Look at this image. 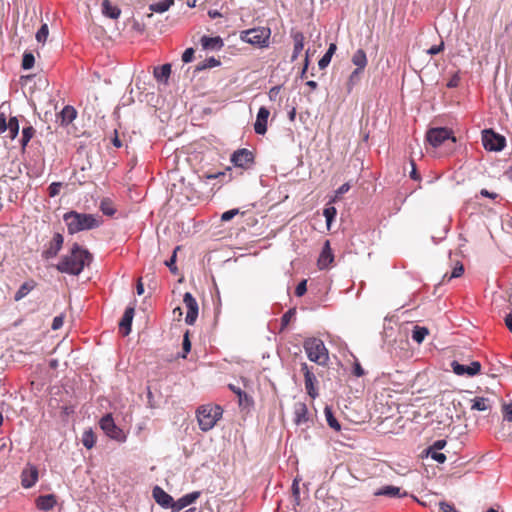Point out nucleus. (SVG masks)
<instances>
[{
  "label": "nucleus",
  "mask_w": 512,
  "mask_h": 512,
  "mask_svg": "<svg viewBox=\"0 0 512 512\" xmlns=\"http://www.w3.org/2000/svg\"><path fill=\"white\" fill-rule=\"evenodd\" d=\"M90 261L91 254L75 243L72 246L70 253L60 260L56 268L62 273L79 275L83 271L85 265L89 264Z\"/></svg>",
  "instance_id": "1"
},
{
  "label": "nucleus",
  "mask_w": 512,
  "mask_h": 512,
  "mask_svg": "<svg viewBox=\"0 0 512 512\" xmlns=\"http://www.w3.org/2000/svg\"><path fill=\"white\" fill-rule=\"evenodd\" d=\"M63 220L65 221L70 234L96 228L101 223L100 220L92 214L79 213L76 211L65 213Z\"/></svg>",
  "instance_id": "2"
},
{
  "label": "nucleus",
  "mask_w": 512,
  "mask_h": 512,
  "mask_svg": "<svg viewBox=\"0 0 512 512\" xmlns=\"http://www.w3.org/2000/svg\"><path fill=\"white\" fill-rule=\"evenodd\" d=\"M223 409L217 404H203L196 410V417L199 424V428L203 432L211 430L216 423L221 419Z\"/></svg>",
  "instance_id": "3"
},
{
  "label": "nucleus",
  "mask_w": 512,
  "mask_h": 512,
  "mask_svg": "<svg viewBox=\"0 0 512 512\" xmlns=\"http://www.w3.org/2000/svg\"><path fill=\"white\" fill-rule=\"evenodd\" d=\"M304 350L310 361L320 366H326L329 361V352L324 342L316 337H310L304 340Z\"/></svg>",
  "instance_id": "4"
},
{
  "label": "nucleus",
  "mask_w": 512,
  "mask_h": 512,
  "mask_svg": "<svg viewBox=\"0 0 512 512\" xmlns=\"http://www.w3.org/2000/svg\"><path fill=\"white\" fill-rule=\"evenodd\" d=\"M240 39L243 42L259 48H267L270 45L271 29L269 27H256L240 32Z\"/></svg>",
  "instance_id": "5"
},
{
  "label": "nucleus",
  "mask_w": 512,
  "mask_h": 512,
  "mask_svg": "<svg viewBox=\"0 0 512 512\" xmlns=\"http://www.w3.org/2000/svg\"><path fill=\"white\" fill-rule=\"evenodd\" d=\"M426 140L434 148H438L446 143L454 145L456 142L452 130L446 127L429 129L426 134Z\"/></svg>",
  "instance_id": "6"
},
{
  "label": "nucleus",
  "mask_w": 512,
  "mask_h": 512,
  "mask_svg": "<svg viewBox=\"0 0 512 512\" xmlns=\"http://www.w3.org/2000/svg\"><path fill=\"white\" fill-rule=\"evenodd\" d=\"M100 428L104 431V433L111 439H114L118 442L126 441V434L124 431L119 428L112 417L111 414H106L99 421Z\"/></svg>",
  "instance_id": "7"
},
{
  "label": "nucleus",
  "mask_w": 512,
  "mask_h": 512,
  "mask_svg": "<svg viewBox=\"0 0 512 512\" xmlns=\"http://www.w3.org/2000/svg\"><path fill=\"white\" fill-rule=\"evenodd\" d=\"M230 161L235 167L248 170L254 165L255 156L252 151L246 148H241L234 151L231 155Z\"/></svg>",
  "instance_id": "8"
},
{
  "label": "nucleus",
  "mask_w": 512,
  "mask_h": 512,
  "mask_svg": "<svg viewBox=\"0 0 512 512\" xmlns=\"http://www.w3.org/2000/svg\"><path fill=\"white\" fill-rule=\"evenodd\" d=\"M482 143L486 150L501 151L505 147L506 140L504 136L492 130H484L482 133Z\"/></svg>",
  "instance_id": "9"
},
{
  "label": "nucleus",
  "mask_w": 512,
  "mask_h": 512,
  "mask_svg": "<svg viewBox=\"0 0 512 512\" xmlns=\"http://www.w3.org/2000/svg\"><path fill=\"white\" fill-rule=\"evenodd\" d=\"M183 303L187 309L185 322L188 325H193L198 317L199 307L196 299L189 292H186L183 297Z\"/></svg>",
  "instance_id": "10"
},
{
  "label": "nucleus",
  "mask_w": 512,
  "mask_h": 512,
  "mask_svg": "<svg viewBox=\"0 0 512 512\" xmlns=\"http://www.w3.org/2000/svg\"><path fill=\"white\" fill-rule=\"evenodd\" d=\"M301 371L304 375L306 392L312 399H315L318 396V390L316 388V377L305 362L301 363Z\"/></svg>",
  "instance_id": "11"
},
{
  "label": "nucleus",
  "mask_w": 512,
  "mask_h": 512,
  "mask_svg": "<svg viewBox=\"0 0 512 512\" xmlns=\"http://www.w3.org/2000/svg\"><path fill=\"white\" fill-rule=\"evenodd\" d=\"M64 242V238L60 233H55L51 241L45 247L42 252V257L45 259H51L57 256L61 250Z\"/></svg>",
  "instance_id": "12"
},
{
  "label": "nucleus",
  "mask_w": 512,
  "mask_h": 512,
  "mask_svg": "<svg viewBox=\"0 0 512 512\" xmlns=\"http://www.w3.org/2000/svg\"><path fill=\"white\" fill-rule=\"evenodd\" d=\"M453 372L459 376L467 374L468 376L477 375L481 370V364L478 361H473L470 365H463L457 361L451 363Z\"/></svg>",
  "instance_id": "13"
},
{
  "label": "nucleus",
  "mask_w": 512,
  "mask_h": 512,
  "mask_svg": "<svg viewBox=\"0 0 512 512\" xmlns=\"http://www.w3.org/2000/svg\"><path fill=\"white\" fill-rule=\"evenodd\" d=\"M293 421L297 426L307 425L310 422L307 405L296 402L293 406Z\"/></svg>",
  "instance_id": "14"
},
{
  "label": "nucleus",
  "mask_w": 512,
  "mask_h": 512,
  "mask_svg": "<svg viewBox=\"0 0 512 512\" xmlns=\"http://www.w3.org/2000/svg\"><path fill=\"white\" fill-rule=\"evenodd\" d=\"M38 481V469L34 465H28L21 473V484L24 488H31Z\"/></svg>",
  "instance_id": "15"
},
{
  "label": "nucleus",
  "mask_w": 512,
  "mask_h": 512,
  "mask_svg": "<svg viewBox=\"0 0 512 512\" xmlns=\"http://www.w3.org/2000/svg\"><path fill=\"white\" fill-rule=\"evenodd\" d=\"M270 115V111L262 106L259 108L256 121L254 123V130L256 134L264 135L267 131V121Z\"/></svg>",
  "instance_id": "16"
},
{
  "label": "nucleus",
  "mask_w": 512,
  "mask_h": 512,
  "mask_svg": "<svg viewBox=\"0 0 512 512\" xmlns=\"http://www.w3.org/2000/svg\"><path fill=\"white\" fill-rule=\"evenodd\" d=\"M334 261V255L330 246V241L326 240L324 242L322 251L319 255L317 264L319 269L323 270L329 267L330 264H332Z\"/></svg>",
  "instance_id": "17"
},
{
  "label": "nucleus",
  "mask_w": 512,
  "mask_h": 512,
  "mask_svg": "<svg viewBox=\"0 0 512 512\" xmlns=\"http://www.w3.org/2000/svg\"><path fill=\"white\" fill-rule=\"evenodd\" d=\"M152 496L157 504L164 508H172L173 498L161 487L155 486L152 490Z\"/></svg>",
  "instance_id": "18"
},
{
  "label": "nucleus",
  "mask_w": 512,
  "mask_h": 512,
  "mask_svg": "<svg viewBox=\"0 0 512 512\" xmlns=\"http://www.w3.org/2000/svg\"><path fill=\"white\" fill-rule=\"evenodd\" d=\"M134 313V307H127L122 316V319L119 323V331L122 333L123 336L129 335V333L131 332V325Z\"/></svg>",
  "instance_id": "19"
},
{
  "label": "nucleus",
  "mask_w": 512,
  "mask_h": 512,
  "mask_svg": "<svg viewBox=\"0 0 512 512\" xmlns=\"http://www.w3.org/2000/svg\"><path fill=\"white\" fill-rule=\"evenodd\" d=\"M200 496V492H192L179 498L176 502H173L172 510L174 512L180 511L186 506L194 503Z\"/></svg>",
  "instance_id": "20"
},
{
  "label": "nucleus",
  "mask_w": 512,
  "mask_h": 512,
  "mask_svg": "<svg viewBox=\"0 0 512 512\" xmlns=\"http://www.w3.org/2000/svg\"><path fill=\"white\" fill-rule=\"evenodd\" d=\"M293 39V53L291 61L294 62L304 49L305 36L302 32H295L292 34Z\"/></svg>",
  "instance_id": "21"
},
{
  "label": "nucleus",
  "mask_w": 512,
  "mask_h": 512,
  "mask_svg": "<svg viewBox=\"0 0 512 512\" xmlns=\"http://www.w3.org/2000/svg\"><path fill=\"white\" fill-rule=\"evenodd\" d=\"M352 62L354 65L357 66V69H355L351 74V79L353 78V75H358L367 65V57L364 50L359 49L357 50L353 56H352Z\"/></svg>",
  "instance_id": "22"
},
{
  "label": "nucleus",
  "mask_w": 512,
  "mask_h": 512,
  "mask_svg": "<svg viewBox=\"0 0 512 512\" xmlns=\"http://www.w3.org/2000/svg\"><path fill=\"white\" fill-rule=\"evenodd\" d=\"M375 496H387L390 498H401L407 495L406 492H401V489L396 486H384L374 492Z\"/></svg>",
  "instance_id": "23"
},
{
  "label": "nucleus",
  "mask_w": 512,
  "mask_h": 512,
  "mask_svg": "<svg viewBox=\"0 0 512 512\" xmlns=\"http://www.w3.org/2000/svg\"><path fill=\"white\" fill-rule=\"evenodd\" d=\"M102 14L111 19H118L121 10L117 5H114L110 0H103L101 4Z\"/></svg>",
  "instance_id": "24"
},
{
  "label": "nucleus",
  "mask_w": 512,
  "mask_h": 512,
  "mask_svg": "<svg viewBox=\"0 0 512 512\" xmlns=\"http://www.w3.org/2000/svg\"><path fill=\"white\" fill-rule=\"evenodd\" d=\"M201 45L203 49L206 50H220L223 47V40L221 37H209V36H202L201 37Z\"/></svg>",
  "instance_id": "25"
},
{
  "label": "nucleus",
  "mask_w": 512,
  "mask_h": 512,
  "mask_svg": "<svg viewBox=\"0 0 512 512\" xmlns=\"http://www.w3.org/2000/svg\"><path fill=\"white\" fill-rule=\"evenodd\" d=\"M37 507L43 511H49L56 505V497L53 494L42 495L37 498Z\"/></svg>",
  "instance_id": "26"
},
{
  "label": "nucleus",
  "mask_w": 512,
  "mask_h": 512,
  "mask_svg": "<svg viewBox=\"0 0 512 512\" xmlns=\"http://www.w3.org/2000/svg\"><path fill=\"white\" fill-rule=\"evenodd\" d=\"M471 410L488 411L491 410L493 401L487 397H475L471 400Z\"/></svg>",
  "instance_id": "27"
},
{
  "label": "nucleus",
  "mask_w": 512,
  "mask_h": 512,
  "mask_svg": "<svg viewBox=\"0 0 512 512\" xmlns=\"http://www.w3.org/2000/svg\"><path fill=\"white\" fill-rule=\"evenodd\" d=\"M36 287V282L34 280H29L24 282L18 291L14 295L15 301H20L23 299L28 293H30Z\"/></svg>",
  "instance_id": "28"
},
{
  "label": "nucleus",
  "mask_w": 512,
  "mask_h": 512,
  "mask_svg": "<svg viewBox=\"0 0 512 512\" xmlns=\"http://www.w3.org/2000/svg\"><path fill=\"white\" fill-rule=\"evenodd\" d=\"M171 74V65L170 64H164L160 67L154 68V77L159 82H167L168 78Z\"/></svg>",
  "instance_id": "29"
},
{
  "label": "nucleus",
  "mask_w": 512,
  "mask_h": 512,
  "mask_svg": "<svg viewBox=\"0 0 512 512\" xmlns=\"http://www.w3.org/2000/svg\"><path fill=\"white\" fill-rule=\"evenodd\" d=\"M97 437L92 429L83 432L81 442L87 449H92L96 444Z\"/></svg>",
  "instance_id": "30"
},
{
  "label": "nucleus",
  "mask_w": 512,
  "mask_h": 512,
  "mask_svg": "<svg viewBox=\"0 0 512 512\" xmlns=\"http://www.w3.org/2000/svg\"><path fill=\"white\" fill-rule=\"evenodd\" d=\"M337 47L336 44L331 43L327 52L322 56V58L318 62V66L320 69H325L329 63L331 62V58L333 54L335 53Z\"/></svg>",
  "instance_id": "31"
},
{
  "label": "nucleus",
  "mask_w": 512,
  "mask_h": 512,
  "mask_svg": "<svg viewBox=\"0 0 512 512\" xmlns=\"http://www.w3.org/2000/svg\"><path fill=\"white\" fill-rule=\"evenodd\" d=\"M174 4V0H161L157 3L150 5V10L156 13H164L166 12L172 5Z\"/></svg>",
  "instance_id": "32"
},
{
  "label": "nucleus",
  "mask_w": 512,
  "mask_h": 512,
  "mask_svg": "<svg viewBox=\"0 0 512 512\" xmlns=\"http://www.w3.org/2000/svg\"><path fill=\"white\" fill-rule=\"evenodd\" d=\"M100 210L104 215L113 216L116 213V208L113 201L109 198H104L100 203Z\"/></svg>",
  "instance_id": "33"
},
{
  "label": "nucleus",
  "mask_w": 512,
  "mask_h": 512,
  "mask_svg": "<svg viewBox=\"0 0 512 512\" xmlns=\"http://www.w3.org/2000/svg\"><path fill=\"white\" fill-rule=\"evenodd\" d=\"M62 122L70 124L76 118V110L72 106H65L61 112Z\"/></svg>",
  "instance_id": "34"
},
{
  "label": "nucleus",
  "mask_w": 512,
  "mask_h": 512,
  "mask_svg": "<svg viewBox=\"0 0 512 512\" xmlns=\"http://www.w3.org/2000/svg\"><path fill=\"white\" fill-rule=\"evenodd\" d=\"M428 333L429 331L426 327L415 326L412 332V339L417 343H421Z\"/></svg>",
  "instance_id": "35"
},
{
  "label": "nucleus",
  "mask_w": 512,
  "mask_h": 512,
  "mask_svg": "<svg viewBox=\"0 0 512 512\" xmlns=\"http://www.w3.org/2000/svg\"><path fill=\"white\" fill-rule=\"evenodd\" d=\"M7 129L9 130L10 138L15 139L19 133V121L17 117H11L7 123Z\"/></svg>",
  "instance_id": "36"
},
{
  "label": "nucleus",
  "mask_w": 512,
  "mask_h": 512,
  "mask_svg": "<svg viewBox=\"0 0 512 512\" xmlns=\"http://www.w3.org/2000/svg\"><path fill=\"white\" fill-rule=\"evenodd\" d=\"M324 412H325V416H326L328 425L335 431H339L341 429V426H340L339 422L337 421V419L334 417L331 409L329 407H326Z\"/></svg>",
  "instance_id": "37"
},
{
  "label": "nucleus",
  "mask_w": 512,
  "mask_h": 512,
  "mask_svg": "<svg viewBox=\"0 0 512 512\" xmlns=\"http://www.w3.org/2000/svg\"><path fill=\"white\" fill-rule=\"evenodd\" d=\"M34 134H35V129L32 126H27V127L23 128L22 139H21V144H22L23 148L27 146L29 141L33 138Z\"/></svg>",
  "instance_id": "38"
},
{
  "label": "nucleus",
  "mask_w": 512,
  "mask_h": 512,
  "mask_svg": "<svg viewBox=\"0 0 512 512\" xmlns=\"http://www.w3.org/2000/svg\"><path fill=\"white\" fill-rule=\"evenodd\" d=\"M35 58L31 52H25L22 59V68L29 70L34 66Z\"/></svg>",
  "instance_id": "39"
},
{
  "label": "nucleus",
  "mask_w": 512,
  "mask_h": 512,
  "mask_svg": "<svg viewBox=\"0 0 512 512\" xmlns=\"http://www.w3.org/2000/svg\"><path fill=\"white\" fill-rule=\"evenodd\" d=\"M336 214H337V210L333 206L327 207L324 209L323 215L326 218V223H327L328 228L330 227L331 222L334 220Z\"/></svg>",
  "instance_id": "40"
},
{
  "label": "nucleus",
  "mask_w": 512,
  "mask_h": 512,
  "mask_svg": "<svg viewBox=\"0 0 512 512\" xmlns=\"http://www.w3.org/2000/svg\"><path fill=\"white\" fill-rule=\"evenodd\" d=\"M295 313V309H289L283 314L281 317V330L289 325L290 321L294 318Z\"/></svg>",
  "instance_id": "41"
},
{
  "label": "nucleus",
  "mask_w": 512,
  "mask_h": 512,
  "mask_svg": "<svg viewBox=\"0 0 512 512\" xmlns=\"http://www.w3.org/2000/svg\"><path fill=\"white\" fill-rule=\"evenodd\" d=\"M49 28L47 24H43L36 33V39L40 43H44L48 37Z\"/></svg>",
  "instance_id": "42"
},
{
  "label": "nucleus",
  "mask_w": 512,
  "mask_h": 512,
  "mask_svg": "<svg viewBox=\"0 0 512 512\" xmlns=\"http://www.w3.org/2000/svg\"><path fill=\"white\" fill-rule=\"evenodd\" d=\"M220 65V60L210 57L208 59H205L198 67L199 70L206 69V68H213Z\"/></svg>",
  "instance_id": "43"
},
{
  "label": "nucleus",
  "mask_w": 512,
  "mask_h": 512,
  "mask_svg": "<svg viewBox=\"0 0 512 512\" xmlns=\"http://www.w3.org/2000/svg\"><path fill=\"white\" fill-rule=\"evenodd\" d=\"M464 273V266L460 261H457L455 266L452 269V272L450 276L448 277L449 280L453 278L461 277Z\"/></svg>",
  "instance_id": "44"
},
{
  "label": "nucleus",
  "mask_w": 512,
  "mask_h": 512,
  "mask_svg": "<svg viewBox=\"0 0 512 512\" xmlns=\"http://www.w3.org/2000/svg\"><path fill=\"white\" fill-rule=\"evenodd\" d=\"M180 249L179 246H177L174 251H173V254L171 256V258L169 260H167L165 262V265L167 267H169L170 271L173 273V274H176L177 272V267L175 265V262H176V257H177V251Z\"/></svg>",
  "instance_id": "45"
},
{
  "label": "nucleus",
  "mask_w": 512,
  "mask_h": 512,
  "mask_svg": "<svg viewBox=\"0 0 512 512\" xmlns=\"http://www.w3.org/2000/svg\"><path fill=\"white\" fill-rule=\"evenodd\" d=\"M502 413L504 420L512 422V402L503 404Z\"/></svg>",
  "instance_id": "46"
},
{
  "label": "nucleus",
  "mask_w": 512,
  "mask_h": 512,
  "mask_svg": "<svg viewBox=\"0 0 512 512\" xmlns=\"http://www.w3.org/2000/svg\"><path fill=\"white\" fill-rule=\"evenodd\" d=\"M62 187V183L60 182H53L48 187V192L50 197H55L60 193V189Z\"/></svg>",
  "instance_id": "47"
},
{
  "label": "nucleus",
  "mask_w": 512,
  "mask_h": 512,
  "mask_svg": "<svg viewBox=\"0 0 512 512\" xmlns=\"http://www.w3.org/2000/svg\"><path fill=\"white\" fill-rule=\"evenodd\" d=\"M239 214V209H231L228 210L221 215V221L222 222H228L231 219H233L236 215Z\"/></svg>",
  "instance_id": "48"
},
{
  "label": "nucleus",
  "mask_w": 512,
  "mask_h": 512,
  "mask_svg": "<svg viewBox=\"0 0 512 512\" xmlns=\"http://www.w3.org/2000/svg\"><path fill=\"white\" fill-rule=\"evenodd\" d=\"M429 454L431 458L438 463H444L446 461V456L444 453H441L439 451L429 450Z\"/></svg>",
  "instance_id": "49"
},
{
  "label": "nucleus",
  "mask_w": 512,
  "mask_h": 512,
  "mask_svg": "<svg viewBox=\"0 0 512 512\" xmlns=\"http://www.w3.org/2000/svg\"><path fill=\"white\" fill-rule=\"evenodd\" d=\"M307 291V280H302L295 289V295L298 297L303 296Z\"/></svg>",
  "instance_id": "50"
},
{
  "label": "nucleus",
  "mask_w": 512,
  "mask_h": 512,
  "mask_svg": "<svg viewBox=\"0 0 512 512\" xmlns=\"http://www.w3.org/2000/svg\"><path fill=\"white\" fill-rule=\"evenodd\" d=\"M194 49L193 48H187L184 53L182 54V61L184 63H189L193 60L194 58Z\"/></svg>",
  "instance_id": "51"
},
{
  "label": "nucleus",
  "mask_w": 512,
  "mask_h": 512,
  "mask_svg": "<svg viewBox=\"0 0 512 512\" xmlns=\"http://www.w3.org/2000/svg\"><path fill=\"white\" fill-rule=\"evenodd\" d=\"M63 323H64L63 315L56 316V317H54V319L52 321L51 328L53 330H58L63 326Z\"/></svg>",
  "instance_id": "52"
},
{
  "label": "nucleus",
  "mask_w": 512,
  "mask_h": 512,
  "mask_svg": "<svg viewBox=\"0 0 512 512\" xmlns=\"http://www.w3.org/2000/svg\"><path fill=\"white\" fill-rule=\"evenodd\" d=\"M444 50V42L441 41L439 45H434L427 50V54L436 55Z\"/></svg>",
  "instance_id": "53"
},
{
  "label": "nucleus",
  "mask_w": 512,
  "mask_h": 512,
  "mask_svg": "<svg viewBox=\"0 0 512 512\" xmlns=\"http://www.w3.org/2000/svg\"><path fill=\"white\" fill-rule=\"evenodd\" d=\"M439 507H440V512H459L458 510H456V508L453 505H451L447 502H440Z\"/></svg>",
  "instance_id": "54"
},
{
  "label": "nucleus",
  "mask_w": 512,
  "mask_h": 512,
  "mask_svg": "<svg viewBox=\"0 0 512 512\" xmlns=\"http://www.w3.org/2000/svg\"><path fill=\"white\" fill-rule=\"evenodd\" d=\"M350 190V184L344 183L342 184L335 192V198H340L341 195L347 193Z\"/></svg>",
  "instance_id": "55"
},
{
  "label": "nucleus",
  "mask_w": 512,
  "mask_h": 512,
  "mask_svg": "<svg viewBox=\"0 0 512 512\" xmlns=\"http://www.w3.org/2000/svg\"><path fill=\"white\" fill-rule=\"evenodd\" d=\"M459 82H460V77L459 75L456 73L452 76V78L448 81L447 83V87L448 88H455L459 85Z\"/></svg>",
  "instance_id": "56"
},
{
  "label": "nucleus",
  "mask_w": 512,
  "mask_h": 512,
  "mask_svg": "<svg viewBox=\"0 0 512 512\" xmlns=\"http://www.w3.org/2000/svg\"><path fill=\"white\" fill-rule=\"evenodd\" d=\"M353 374L357 377H362L365 374L364 369L361 367L359 362H355L353 368Z\"/></svg>",
  "instance_id": "57"
},
{
  "label": "nucleus",
  "mask_w": 512,
  "mask_h": 512,
  "mask_svg": "<svg viewBox=\"0 0 512 512\" xmlns=\"http://www.w3.org/2000/svg\"><path fill=\"white\" fill-rule=\"evenodd\" d=\"M183 350H184L185 353H188L191 350V342L189 340L188 332H186L185 335H184Z\"/></svg>",
  "instance_id": "58"
},
{
  "label": "nucleus",
  "mask_w": 512,
  "mask_h": 512,
  "mask_svg": "<svg viewBox=\"0 0 512 512\" xmlns=\"http://www.w3.org/2000/svg\"><path fill=\"white\" fill-rule=\"evenodd\" d=\"M446 445V441L445 440H437L436 442H434V444L430 447L429 450H434V451H439L441 449H443Z\"/></svg>",
  "instance_id": "59"
},
{
  "label": "nucleus",
  "mask_w": 512,
  "mask_h": 512,
  "mask_svg": "<svg viewBox=\"0 0 512 512\" xmlns=\"http://www.w3.org/2000/svg\"><path fill=\"white\" fill-rule=\"evenodd\" d=\"M411 166H412V170L410 172L411 179H413L415 181L420 180V174L417 172L416 164H415V162L413 160H411Z\"/></svg>",
  "instance_id": "60"
},
{
  "label": "nucleus",
  "mask_w": 512,
  "mask_h": 512,
  "mask_svg": "<svg viewBox=\"0 0 512 512\" xmlns=\"http://www.w3.org/2000/svg\"><path fill=\"white\" fill-rule=\"evenodd\" d=\"M309 66V51H306L305 53V59H304V66L301 72V78H304L306 76V72Z\"/></svg>",
  "instance_id": "61"
},
{
  "label": "nucleus",
  "mask_w": 512,
  "mask_h": 512,
  "mask_svg": "<svg viewBox=\"0 0 512 512\" xmlns=\"http://www.w3.org/2000/svg\"><path fill=\"white\" fill-rule=\"evenodd\" d=\"M7 120L3 113L0 114V132L3 133L7 130Z\"/></svg>",
  "instance_id": "62"
},
{
  "label": "nucleus",
  "mask_w": 512,
  "mask_h": 512,
  "mask_svg": "<svg viewBox=\"0 0 512 512\" xmlns=\"http://www.w3.org/2000/svg\"><path fill=\"white\" fill-rule=\"evenodd\" d=\"M292 491H293V496L295 497V500L298 502L300 492H299L298 482L296 480H294V482H293Z\"/></svg>",
  "instance_id": "63"
},
{
  "label": "nucleus",
  "mask_w": 512,
  "mask_h": 512,
  "mask_svg": "<svg viewBox=\"0 0 512 512\" xmlns=\"http://www.w3.org/2000/svg\"><path fill=\"white\" fill-rule=\"evenodd\" d=\"M505 325L507 326V328L509 329V331L512 332V314H508L506 317H505Z\"/></svg>",
  "instance_id": "64"
}]
</instances>
